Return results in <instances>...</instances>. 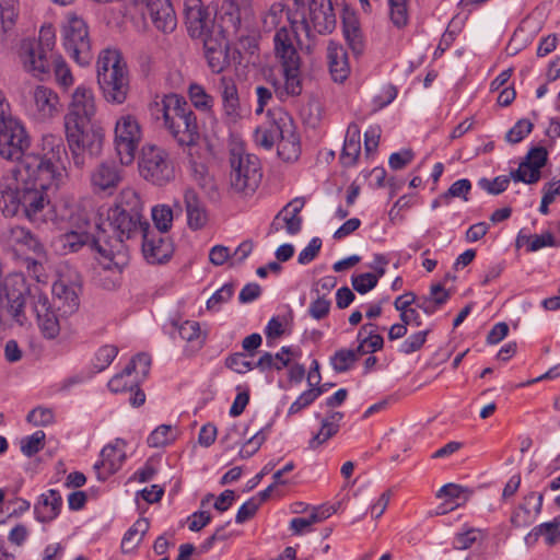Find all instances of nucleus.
Returning a JSON list of instances; mask_svg holds the SVG:
<instances>
[{
  "instance_id": "nucleus-1",
  "label": "nucleus",
  "mask_w": 560,
  "mask_h": 560,
  "mask_svg": "<svg viewBox=\"0 0 560 560\" xmlns=\"http://www.w3.org/2000/svg\"><path fill=\"white\" fill-rule=\"evenodd\" d=\"M150 229L148 221L141 217L125 213L121 210L108 209L106 220L97 224V232L92 247L100 254L98 262L104 270L120 275L129 261L126 240Z\"/></svg>"
},
{
  "instance_id": "nucleus-2",
  "label": "nucleus",
  "mask_w": 560,
  "mask_h": 560,
  "mask_svg": "<svg viewBox=\"0 0 560 560\" xmlns=\"http://www.w3.org/2000/svg\"><path fill=\"white\" fill-rule=\"evenodd\" d=\"M336 14L331 0H290L289 25L298 37V27L305 32L308 44L305 51L312 54L317 44V35H328L336 28Z\"/></svg>"
},
{
  "instance_id": "nucleus-3",
  "label": "nucleus",
  "mask_w": 560,
  "mask_h": 560,
  "mask_svg": "<svg viewBox=\"0 0 560 560\" xmlns=\"http://www.w3.org/2000/svg\"><path fill=\"white\" fill-rule=\"evenodd\" d=\"M156 118L163 119V127L182 148H191L200 140V127L190 104L178 94H166L155 103Z\"/></svg>"
},
{
  "instance_id": "nucleus-4",
  "label": "nucleus",
  "mask_w": 560,
  "mask_h": 560,
  "mask_svg": "<svg viewBox=\"0 0 560 560\" xmlns=\"http://www.w3.org/2000/svg\"><path fill=\"white\" fill-rule=\"evenodd\" d=\"M97 82L104 98L112 104H122L129 93L127 65L116 49L103 50L97 59Z\"/></svg>"
},
{
  "instance_id": "nucleus-5",
  "label": "nucleus",
  "mask_w": 560,
  "mask_h": 560,
  "mask_svg": "<svg viewBox=\"0 0 560 560\" xmlns=\"http://www.w3.org/2000/svg\"><path fill=\"white\" fill-rule=\"evenodd\" d=\"M249 8L242 7L236 0H224L219 15L220 34L225 38L234 36L237 39V49L249 55L258 50V35L249 27Z\"/></svg>"
},
{
  "instance_id": "nucleus-6",
  "label": "nucleus",
  "mask_w": 560,
  "mask_h": 560,
  "mask_svg": "<svg viewBox=\"0 0 560 560\" xmlns=\"http://www.w3.org/2000/svg\"><path fill=\"white\" fill-rule=\"evenodd\" d=\"M63 168L54 150L51 155L26 153L18 163L14 171L18 182L36 185L40 188L57 187L62 178Z\"/></svg>"
},
{
  "instance_id": "nucleus-7",
  "label": "nucleus",
  "mask_w": 560,
  "mask_h": 560,
  "mask_svg": "<svg viewBox=\"0 0 560 560\" xmlns=\"http://www.w3.org/2000/svg\"><path fill=\"white\" fill-rule=\"evenodd\" d=\"M66 138L72 160L78 168H83L89 160L98 156L103 149V128L89 122L65 124Z\"/></svg>"
},
{
  "instance_id": "nucleus-8",
  "label": "nucleus",
  "mask_w": 560,
  "mask_h": 560,
  "mask_svg": "<svg viewBox=\"0 0 560 560\" xmlns=\"http://www.w3.org/2000/svg\"><path fill=\"white\" fill-rule=\"evenodd\" d=\"M230 185L234 192L252 196L261 182L262 173L259 159L246 153L242 147L230 151Z\"/></svg>"
},
{
  "instance_id": "nucleus-9",
  "label": "nucleus",
  "mask_w": 560,
  "mask_h": 560,
  "mask_svg": "<svg viewBox=\"0 0 560 560\" xmlns=\"http://www.w3.org/2000/svg\"><path fill=\"white\" fill-rule=\"evenodd\" d=\"M138 166L140 175L158 186L170 183L175 176L168 152L156 144L145 143L141 148Z\"/></svg>"
},
{
  "instance_id": "nucleus-10",
  "label": "nucleus",
  "mask_w": 560,
  "mask_h": 560,
  "mask_svg": "<svg viewBox=\"0 0 560 560\" xmlns=\"http://www.w3.org/2000/svg\"><path fill=\"white\" fill-rule=\"evenodd\" d=\"M281 68V75L283 83L281 84L277 79L273 80L272 85L279 98L295 97L301 95L303 91L302 80V60L295 47L275 54Z\"/></svg>"
},
{
  "instance_id": "nucleus-11",
  "label": "nucleus",
  "mask_w": 560,
  "mask_h": 560,
  "mask_svg": "<svg viewBox=\"0 0 560 560\" xmlns=\"http://www.w3.org/2000/svg\"><path fill=\"white\" fill-rule=\"evenodd\" d=\"M63 46L79 65H89L92 60L89 30L83 19L69 14L62 27Z\"/></svg>"
},
{
  "instance_id": "nucleus-12",
  "label": "nucleus",
  "mask_w": 560,
  "mask_h": 560,
  "mask_svg": "<svg viewBox=\"0 0 560 560\" xmlns=\"http://www.w3.org/2000/svg\"><path fill=\"white\" fill-rule=\"evenodd\" d=\"M142 139V129L135 115L120 116L115 125V149L121 165L133 162Z\"/></svg>"
},
{
  "instance_id": "nucleus-13",
  "label": "nucleus",
  "mask_w": 560,
  "mask_h": 560,
  "mask_svg": "<svg viewBox=\"0 0 560 560\" xmlns=\"http://www.w3.org/2000/svg\"><path fill=\"white\" fill-rule=\"evenodd\" d=\"M28 288L22 276L15 275L2 283L0 275V310L5 308L9 315L19 324L24 325L27 320L25 314L26 292Z\"/></svg>"
},
{
  "instance_id": "nucleus-14",
  "label": "nucleus",
  "mask_w": 560,
  "mask_h": 560,
  "mask_svg": "<svg viewBox=\"0 0 560 560\" xmlns=\"http://www.w3.org/2000/svg\"><path fill=\"white\" fill-rule=\"evenodd\" d=\"M31 139L24 126L16 119L0 122V156L8 161H20L26 153Z\"/></svg>"
},
{
  "instance_id": "nucleus-15",
  "label": "nucleus",
  "mask_w": 560,
  "mask_h": 560,
  "mask_svg": "<svg viewBox=\"0 0 560 560\" xmlns=\"http://www.w3.org/2000/svg\"><path fill=\"white\" fill-rule=\"evenodd\" d=\"M26 305H30L35 314L38 327L45 338L54 339L60 332L58 317L51 308L49 299L38 285L28 288L26 292Z\"/></svg>"
},
{
  "instance_id": "nucleus-16",
  "label": "nucleus",
  "mask_w": 560,
  "mask_h": 560,
  "mask_svg": "<svg viewBox=\"0 0 560 560\" xmlns=\"http://www.w3.org/2000/svg\"><path fill=\"white\" fill-rule=\"evenodd\" d=\"M2 246L15 255L33 253L37 257H45L46 249L38 237L27 228L10 225L0 234Z\"/></svg>"
},
{
  "instance_id": "nucleus-17",
  "label": "nucleus",
  "mask_w": 560,
  "mask_h": 560,
  "mask_svg": "<svg viewBox=\"0 0 560 560\" xmlns=\"http://www.w3.org/2000/svg\"><path fill=\"white\" fill-rule=\"evenodd\" d=\"M58 310L63 314L74 313L80 305L82 278L78 272L61 273L51 288Z\"/></svg>"
},
{
  "instance_id": "nucleus-18",
  "label": "nucleus",
  "mask_w": 560,
  "mask_h": 560,
  "mask_svg": "<svg viewBox=\"0 0 560 560\" xmlns=\"http://www.w3.org/2000/svg\"><path fill=\"white\" fill-rule=\"evenodd\" d=\"M185 20L187 31L192 38L203 40L218 33L219 27L201 0H185Z\"/></svg>"
},
{
  "instance_id": "nucleus-19",
  "label": "nucleus",
  "mask_w": 560,
  "mask_h": 560,
  "mask_svg": "<svg viewBox=\"0 0 560 560\" xmlns=\"http://www.w3.org/2000/svg\"><path fill=\"white\" fill-rule=\"evenodd\" d=\"M23 69L33 77L44 80L50 73L51 62L55 59L50 55L35 46L34 39H23L19 52Z\"/></svg>"
},
{
  "instance_id": "nucleus-20",
  "label": "nucleus",
  "mask_w": 560,
  "mask_h": 560,
  "mask_svg": "<svg viewBox=\"0 0 560 560\" xmlns=\"http://www.w3.org/2000/svg\"><path fill=\"white\" fill-rule=\"evenodd\" d=\"M124 178L122 168L114 161L97 164L90 174V183L95 194L112 196Z\"/></svg>"
},
{
  "instance_id": "nucleus-21",
  "label": "nucleus",
  "mask_w": 560,
  "mask_h": 560,
  "mask_svg": "<svg viewBox=\"0 0 560 560\" xmlns=\"http://www.w3.org/2000/svg\"><path fill=\"white\" fill-rule=\"evenodd\" d=\"M96 114V102L92 89L85 85L75 88L71 96L69 110L65 116V124L93 121Z\"/></svg>"
},
{
  "instance_id": "nucleus-22",
  "label": "nucleus",
  "mask_w": 560,
  "mask_h": 560,
  "mask_svg": "<svg viewBox=\"0 0 560 560\" xmlns=\"http://www.w3.org/2000/svg\"><path fill=\"white\" fill-rule=\"evenodd\" d=\"M218 90L225 121L237 124L244 116V108L235 80L232 77H221Z\"/></svg>"
},
{
  "instance_id": "nucleus-23",
  "label": "nucleus",
  "mask_w": 560,
  "mask_h": 560,
  "mask_svg": "<svg viewBox=\"0 0 560 560\" xmlns=\"http://www.w3.org/2000/svg\"><path fill=\"white\" fill-rule=\"evenodd\" d=\"M547 160V149L544 147H534L527 152L518 168L511 173V176L516 182L535 184L540 179V170L546 165Z\"/></svg>"
},
{
  "instance_id": "nucleus-24",
  "label": "nucleus",
  "mask_w": 560,
  "mask_h": 560,
  "mask_svg": "<svg viewBox=\"0 0 560 560\" xmlns=\"http://www.w3.org/2000/svg\"><path fill=\"white\" fill-rule=\"evenodd\" d=\"M48 189L36 185L22 184L21 210L30 222L37 223L43 221V211L49 203L46 194Z\"/></svg>"
},
{
  "instance_id": "nucleus-25",
  "label": "nucleus",
  "mask_w": 560,
  "mask_h": 560,
  "mask_svg": "<svg viewBox=\"0 0 560 560\" xmlns=\"http://www.w3.org/2000/svg\"><path fill=\"white\" fill-rule=\"evenodd\" d=\"M147 13L154 27L164 33L170 34L177 26V18L170 0H144Z\"/></svg>"
},
{
  "instance_id": "nucleus-26",
  "label": "nucleus",
  "mask_w": 560,
  "mask_h": 560,
  "mask_svg": "<svg viewBox=\"0 0 560 560\" xmlns=\"http://www.w3.org/2000/svg\"><path fill=\"white\" fill-rule=\"evenodd\" d=\"M31 108L38 119L52 118L60 109L59 96L52 89L37 85L31 93Z\"/></svg>"
},
{
  "instance_id": "nucleus-27",
  "label": "nucleus",
  "mask_w": 560,
  "mask_h": 560,
  "mask_svg": "<svg viewBox=\"0 0 560 560\" xmlns=\"http://www.w3.org/2000/svg\"><path fill=\"white\" fill-rule=\"evenodd\" d=\"M101 462L94 465L98 479L105 480L115 474L122 465L126 453L125 443L116 440L114 444L106 445L101 452Z\"/></svg>"
},
{
  "instance_id": "nucleus-28",
  "label": "nucleus",
  "mask_w": 560,
  "mask_h": 560,
  "mask_svg": "<svg viewBox=\"0 0 560 560\" xmlns=\"http://www.w3.org/2000/svg\"><path fill=\"white\" fill-rule=\"evenodd\" d=\"M225 36L220 34V28L215 36L203 39L206 59L213 73L222 72L229 65Z\"/></svg>"
},
{
  "instance_id": "nucleus-29",
  "label": "nucleus",
  "mask_w": 560,
  "mask_h": 560,
  "mask_svg": "<svg viewBox=\"0 0 560 560\" xmlns=\"http://www.w3.org/2000/svg\"><path fill=\"white\" fill-rule=\"evenodd\" d=\"M327 60L332 80L339 83L346 81L350 74V66L345 48L330 40L327 47Z\"/></svg>"
},
{
  "instance_id": "nucleus-30",
  "label": "nucleus",
  "mask_w": 560,
  "mask_h": 560,
  "mask_svg": "<svg viewBox=\"0 0 560 560\" xmlns=\"http://www.w3.org/2000/svg\"><path fill=\"white\" fill-rule=\"evenodd\" d=\"M142 252L145 259L151 264H161L166 261L172 255V245L163 237L158 240L149 229L142 235Z\"/></svg>"
},
{
  "instance_id": "nucleus-31",
  "label": "nucleus",
  "mask_w": 560,
  "mask_h": 560,
  "mask_svg": "<svg viewBox=\"0 0 560 560\" xmlns=\"http://www.w3.org/2000/svg\"><path fill=\"white\" fill-rule=\"evenodd\" d=\"M305 205V199L300 197L290 201L275 218L271 230L279 231L277 226V221L282 218L285 223L287 232L291 235L298 234L302 228V218L300 217V212L302 211Z\"/></svg>"
},
{
  "instance_id": "nucleus-32",
  "label": "nucleus",
  "mask_w": 560,
  "mask_h": 560,
  "mask_svg": "<svg viewBox=\"0 0 560 560\" xmlns=\"http://www.w3.org/2000/svg\"><path fill=\"white\" fill-rule=\"evenodd\" d=\"M184 202L189 228L192 230H200L205 228L208 223V213L200 201L198 194L191 188L186 189L184 194Z\"/></svg>"
},
{
  "instance_id": "nucleus-33",
  "label": "nucleus",
  "mask_w": 560,
  "mask_h": 560,
  "mask_svg": "<svg viewBox=\"0 0 560 560\" xmlns=\"http://www.w3.org/2000/svg\"><path fill=\"white\" fill-rule=\"evenodd\" d=\"M19 20V9L13 1H3L0 3V40L3 45L14 40L18 37L16 23Z\"/></svg>"
},
{
  "instance_id": "nucleus-34",
  "label": "nucleus",
  "mask_w": 560,
  "mask_h": 560,
  "mask_svg": "<svg viewBox=\"0 0 560 560\" xmlns=\"http://www.w3.org/2000/svg\"><path fill=\"white\" fill-rule=\"evenodd\" d=\"M526 504L536 502L534 511L528 509L525 504H520L511 515V524L516 528L527 527L532 525L536 516L540 513L542 505V494L530 492L524 498Z\"/></svg>"
},
{
  "instance_id": "nucleus-35",
  "label": "nucleus",
  "mask_w": 560,
  "mask_h": 560,
  "mask_svg": "<svg viewBox=\"0 0 560 560\" xmlns=\"http://www.w3.org/2000/svg\"><path fill=\"white\" fill-rule=\"evenodd\" d=\"M361 153V131L357 124L351 122L348 126L340 162L343 166H353Z\"/></svg>"
},
{
  "instance_id": "nucleus-36",
  "label": "nucleus",
  "mask_w": 560,
  "mask_h": 560,
  "mask_svg": "<svg viewBox=\"0 0 560 560\" xmlns=\"http://www.w3.org/2000/svg\"><path fill=\"white\" fill-rule=\"evenodd\" d=\"M62 504L61 495L56 490H49L40 495L35 505L36 518L42 523H48L57 517Z\"/></svg>"
},
{
  "instance_id": "nucleus-37",
  "label": "nucleus",
  "mask_w": 560,
  "mask_h": 560,
  "mask_svg": "<svg viewBox=\"0 0 560 560\" xmlns=\"http://www.w3.org/2000/svg\"><path fill=\"white\" fill-rule=\"evenodd\" d=\"M343 413L340 411L329 412L323 420L319 431L311 439L310 448L315 450L335 436L340 429V421Z\"/></svg>"
},
{
  "instance_id": "nucleus-38",
  "label": "nucleus",
  "mask_w": 560,
  "mask_h": 560,
  "mask_svg": "<svg viewBox=\"0 0 560 560\" xmlns=\"http://www.w3.org/2000/svg\"><path fill=\"white\" fill-rule=\"evenodd\" d=\"M343 35L354 54H361L364 49V37L360 22L354 13H347L342 19Z\"/></svg>"
},
{
  "instance_id": "nucleus-39",
  "label": "nucleus",
  "mask_w": 560,
  "mask_h": 560,
  "mask_svg": "<svg viewBox=\"0 0 560 560\" xmlns=\"http://www.w3.org/2000/svg\"><path fill=\"white\" fill-rule=\"evenodd\" d=\"M289 7L290 0H287V3H272L261 18L262 30L268 33L272 31L277 32L281 26L284 25L282 24L284 18L289 23Z\"/></svg>"
},
{
  "instance_id": "nucleus-40",
  "label": "nucleus",
  "mask_w": 560,
  "mask_h": 560,
  "mask_svg": "<svg viewBox=\"0 0 560 560\" xmlns=\"http://www.w3.org/2000/svg\"><path fill=\"white\" fill-rule=\"evenodd\" d=\"M540 536L544 537L548 546L558 544L560 541V516L534 527L527 535L526 541L528 544L536 542Z\"/></svg>"
},
{
  "instance_id": "nucleus-41",
  "label": "nucleus",
  "mask_w": 560,
  "mask_h": 560,
  "mask_svg": "<svg viewBox=\"0 0 560 560\" xmlns=\"http://www.w3.org/2000/svg\"><path fill=\"white\" fill-rule=\"evenodd\" d=\"M22 186L12 188L9 185L0 187V210L7 218L15 217L21 210Z\"/></svg>"
},
{
  "instance_id": "nucleus-42",
  "label": "nucleus",
  "mask_w": 560,
  "mask_h": 560,
  "mask_svg": "<svg viewBox=\"0 0 560 560\" xmlns=\"http://www.w3.org/2000/svg\"><path fill=\"white\" fill-rule=\"evenodd\" d=\"M109 209L121 210L142 218L143 205L139 194L132 188H125L120 191L117 203Z\"/></svg>"
},
{
  "instance_id": "nucleus-43",
  "label": "nucleus",
  "mask_w": 560,
  "mask_h": 560,
  "mask_svg": "<svg viewBox=\"0 0 560 560\" xmlns=\"http://www.w3.org/2000/svg\"><path fill=\"white\" fill-rule=\"evenodd\" d=\"M301 154L300 139L294 132L288 136L282 133L278 140V155L285 162H293L299 159Z\"/></svg>"
},
{
  "instance_id": "nucleus-44",
  "label": "nucleus",
  "mask_w": 560,
  "mask_h": 560,
  "mask_svg": "<svg viewBox=\"0 0 560 560\" xmlns=\"http://www.w3.org/2000/svg\"><path fill=\"white\" fill-rule=\"evenodd\" d=\"M150 523L147 518H139L125 534L121 541V549L124 552L133 550L142 540V537L148 532Z\"/></svg>"
},
{
  "instance_id": "nucleus-45",
  "label": "nucleus",
  "mask_w": 560,
  "mask_h": 560,
  "mask_svg": "<svg viewBox=\"0 0 560 560\" xmlns=\"http://www.w3.org/2000/svg\"><path fill=\"white\" fill-rule=\"evenodd\" d=\"M281 133L282 130L276 122L258 126L254 132V141L257 145L270 150Z\"/></svg>"
},
{
  "instance_id": "nucleus-46",
  "label": "nucleus",
  "mask_w": 560,
  "mask_h": 560,
  "mask_svg": "<svg viewBox=\"0 0 560 560\" xmlns=\"http://www.w3.org/2000/svg\"><path fill=\"white\" fill-rule=\"evenodd\" d=\"M178 332L182 339L192 343V347L196 349H200L206 341V335L201 332L199 323L195 320L182 323L178 327Z\"/></svg>"
},
{
  "instance_id": "nucleus-47",
  "label": "nucleus",
  "mask_w": 560,
  "mask_h": 560,
  "mask_svg": "<svg viewBox=\"0 0 560 560\" xmlns=\"http://www.w3.org/2000/svg\"><path fill=\"white\" fill-rule=\"evenodd\" d=\"M89 241V234L75 231H70L59 236V243L65 254L79 252Z\"/></svg>"
},
{
  "instance_id": "nucleus-48",
  "label": "nucleus",
  "mask_w": 560,
  "mask_h": 560,
  "mask_svg": "<svg viewBox=\"0 0 560 560\" xmlns=\"http://www.w3.org/2000/svg\"><path fill=\"white\" fill-rule=\"evenodd\" d=\"M189 100L200 110H210L213 106V97L206 92L203 86L192 83L188 89Z\"/></svg>"
},
{
  "instance_id": "nucleus-49",
  "label": "nucleus",
  "mask_w": 560,
  "mask_h": 560,
  "mask_svg": "<svg viewBox=\"0 0 560 560\" xmlns=\"http://www.w3.org/2000/svg\"><path fill=\"white\" fill-rule=\"evenodd\" d=\"M152 220L159 232L166 233L172 228L173 210L166 205L155 206L152 209Z\"/></svg>"
},
{
  "instance_id": "nucleus-50",
  "label": "nucleus",
  "mask_w": 560,
  "mask_h": 560,
  "mask_svg": "<svg viewBox=\"0 0 560 560\" xmlns=\"http://www.w3.org/2000/svg\"><path fill=\"white\" fill-rule=\"evenodd\" d=\"M357 362V352L350 349H340L330 358L334 370L338 373L347 372Z\"/></svg>"
},
{
  "instance_id": "nucleus-51",
  "label": "nucleus",
  "mask_w": 560,
  "mask_h": 560,
  "mask_svg": "<svg viewBox=\"0 0 560 560\" xmlns=\"http://www.w3.org/2000/svg\"><path fill=\"white\" fill-rule=\"evenodd\" d=\"M138 380L132 377V373H127V366L121 373L116 374L108 382V388L113 393L125 392L127 389L132 390L137 387Z\"/></svg>"
},
{
  "instance_id": "nucleus-52",
  "label": "nucleus",
  "mask_w": 560,
  "mask_h": 560,
  "mask_svg": "<svg viewBox=\"0 0 560 560\" xmlns=\"http://www.w3.org/2000/svg\"><path fill=\"white\" fill-rule=\"evenodd\" d=\"M46 434L44 431L38 430L30 436L21 441V451L24 455L31 457L37 454L45 446Z\"/></svg>"
},
{
  "instance_id": "nucleus-53",
  "label": "nucleus",
  "mask_w": 560,
  "mask_h": 560,
  "mask_svg": "<svg viewBox=\"0 0 560 560\" xmlns=\"http://www.w3.org/2000/svg\"><path fill=\"white\" fill-rule=\"evenodd\" d=\"M51 66L56 82L63 89H68L73 84V75L70 68L61 57H56Z\"/></svg>"
},
{
  "instance_id": "nucleus-54",
  "label": "nucleus",
  "mask_w": 560,
  "mask_h": 560,
  "mask_svg": "<svg viewBox=\"0 0 560 560\" xmlns=\"http://www.w3.org/2000/svg\"><path fill=\"white\" fill-rule=\"evenodd\" d=\"M324 393L323 387H313L302 393L299 398L290 406L288 413L295 415L308 407L318 396Z\"/></svg>"
},
{
  "instance_id": "nucleus-55",
  "label": "nucleus",
  "mask_w": 560,
  "mask_h": 560,
  "mask_svg": "<svg viewBox=\"0 0 560 560\" xmlns=\"http://www.w3.org/2000/svg\"><path fill=\"white\" fill-rule=\"evenodd\" d=\"M174 440L173 429L171 425H159L148 438L147 442L150 447H161Z\"/></svg>"
},
{
  "instance_id": "nucleus-56",
  "label": "nucleus",
  "mask_w": 560,
  "mask_h": 560,
  "mask_svg": "<svg viewBox=\"0 0 560 560\" xmlns=\"http://www.w3.org/2000/svg\"><path fill=\"white\" fill-rule=\"evenodd\" d=\"M293 37L296 38L294 36V33L292 32V28L290 27V30L287 27V25H283L281 26L275 34V37H273V50H275V54L277 52H281V51H284V50H289L294 46L293 44Z\"/></svg>"
},
{
  "instance_id": "nucleus-57",
  "label": "nucleus",
  "mask_w": 560,
  "mask_h": 560,
  "mask_svg": "<svg viewBox=\"0 0 560 560\" xmlns=\"http://www.w3.org/2000/svg\"><path fill=\"white\" fill-rule=\"evenodd\" d=\"M118 353V348L113 345H105L101 347L95 353L94 368L96 371H104Z\"/></svg>"
},
{
  "instance_id": "nucleus-58",
  "label": "nucleus",
  "mask_w": 560,
  "mask_h": 560,
  "mask_svg": "<svg viewBox=\"0 0 560 560\" xmlns=\"http://www.w3.org/2000/svg\"><path fill=\"white\" fill-rule=\"evenodd\" d=\"M534 125L528 119H520L506 133L505 139L511 143L521 142L532 132Z\"/></svg>"
},
{
  "instance_id": "nucleus-59",
  "label": "nucleus",
  "mask_w": 560,
  "mask_h": 560,
  "mask_svg": "<svg viewBox=\"0 0 560 560\" xmlns=\"http://www.w3.org/2000/svg\"><path fill=\"white\" fill-rule=\"evenodd\" d=\"M56 43V34L52 25H44L40 27L38 39L35 40V46L43 48L44 51L54 55V47Z\"/></svg>"
},
{
  "instance_id": "nucleus-60",
  "label": "nucleus",
  "mask_w": 560,
  "mask_h": 560,
  "mask_svg": "<svg viewBox=\"0 0 560 560\" xmlns=\"http://www.w3.org/2000/svg\"><path fill=\"white\" fill-rule=\"evenodd\" d=\"M151 365V358L147 353H139L132 358V360L126 365L127 373H136L145 377L149 373Z\"/></svg>"
},
{
  "instance_id": "nucleus-61",
  "label": "nucleus",
  "mask_w": 560,
  "mask_h": 560,
  "mask_svg": "<svg viewBox=\"0 0 560 560\" xmlns=\"http://www.w3.org/2000/svg\"><path fill=\"white\" fill-rule=\"evenodd\" d=\"M388 2L393 23L398 27L406 25L408 21L406 0H388Z\"/></svg>"
},
{
  "instance_id": "nucleus-62",
  "label": "nucleus",
  "mask_w": 560,
  "mask_h": 560,
  "mask_svg": "<svg viewBox=\"0 0 560 560\" xmlns=\"http://www.w3.org/2000/svg\"><path fill=\"white\" fill-rule=\"evenodd\" d=\"M377 284V276L371 272L361 273L358 276L352 277V287L353 289L364 294L375 288Z\"/></svg>"
},
{
  "instance_id": "nucleus-63",
  "label": "nucleus",
  "mask_w": 560,
  "mask_h": 560,
  "mask_svg": "<svg viewBox=\"0 0 560 560\" xmlns=\"http://www.w3.org/2000/svg\"><path fill=\"white\" fill-rule=\"evenodd\" d=\"M478 184L482 189H485L489 194L499 195L508 188V186L510 184V178L508 176H498L492 180L487 179V178H481L478 182Z\"/></svg>"
},
{
  "instance_id": "nucleus-64",
  "label": "nucleus",
  "mask_w": 560,
  "mask_h": 560,
  "mask_svg": "<svg viewBox=\"0 0 560 560\" xmlns=\"http://www.w3.org/2000/svg\"><path fill=\"white\" fill-rule=\"evenodd\" d=\"M428 334H429V330H422V331H418V332L409 336L402 342L400 351L402 353L410 354L412 352L420 350L427 340Z\"/></svg>"
}]
</instances>
